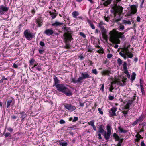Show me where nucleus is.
<instances>
[{
	"mask_svg": "<svg viewBox=\"0 0 146 146\" xmlns=\"http://www.w3.org/2000/svg\"><path fill=\"white\" fill-rule=\"evenodd\" d=\"M63 24V23L56 21L52 24V26H60Z\"/></svg>",
	"mask_w": 146,
	"mask_h": 146,
	"instance_id": "28",
	"label": "nucleus"
},
{
	"mask_svg": "<svg viewBox=\"0 0 146 146\" xmlns=\"http://www.w3.org/2000/svg\"><path fill=\"white\" fill-rule=\"evenodd\" d=\"M35 68L36 70L39 71H40L42 69V68L40 65H38V63L35 64L33 67H32V68Z\"/></svg>",
	"mask_w": 146,
	"mask_h": 146,
	"instance_id": "21",
	"label": "nucleus"
},
{
	"mask_svg": "<svg viewBox=\"0 0 146 146\" xmlns=\"http://www.w3.org/2000/svg\"><path fill=\"white\" fill-rule=\"evenodd\" d=\"M122 24H124L125 25L126 24L130 25L131 24V21L129 19L123 20H122Z\"/></svg>",
	"mask_w": 146,
	"mask_h": 146,
	"instance_id": "26",
	"label": "nucleus"
},
{
	"mask_svg": "<svg viewBox=\"0 0 146 146\" xmlns=\"http://www.w3.org/2000/svg\"><path fill=\"white\" fill-rule=\"evenodd\" d=\"M124 33V32H117L116 40H117L118 43H120V42L119 39H120L123 41L125 40V38Z\"/></svg>",
	"mask_w": 146,
	"mask_h": 146,
	"instance_id": "6",
	"label": "nucleus"
},
{
	"mask_svg": "<svg viewBox=\"0 0 146 146\" xmlns=\"http://www.w3.org/2000/svg\"><path fill=\"white\" fill-rule=\"evenodd\" d=\"M80 35L83 37L84 38H85L86 37V35L82 32H79Z\"/></svg>",
	"mask_w": 146,
	"mask_h": 146,
	"instance_id": "45",
	"label": "nucleus"
},
{
	"mask_svg": "<svg viewBox=\"0 0 146 146\" xmlns=\"http://www.w3.org/2000/svg\"><path fill=\"white\" fill-rule=\"evenodd\" d=\"M121 13H117L114 15V17L113 19V21L114 22L117 23L120 21L122 18L121 14Z\"/></svg>",
	"mask_w": 146,
	"mask_h": 146,
	"instance_id": "10",
	"label": "nucleus"
},
{
	"mask_svg": "<svg viewBox=\"0 0 146 146\" xmlns=\"http://www.w3.org/2000/svg\"><path fill=\"white\" fill-rule=\"evenodd\" d=\"M51 15L52 18L53 19L55 18L56 16V13H52Z\"/></svg>",
	"mask_w": 146,
	"mask_h": 146,
	"instance_id": "51",
	"label": "nucleus"
},
{
	"mask_svg": "<svg viewBox=\"0 0 146 146\" xmlns=\"http://www.w3.org/2000/svg\"><path fill=\"white\" fill-rule=\"evenodd\" d=\"M88 22L90 26L91 27L92 29H95V26L94 25L93 23H92L91 21L90 20H88Z\"/></svg>",
	"mask_w": 146,
	"mask_h": 146,
	"instance_id": "31",
	"label": "nucleus"
},
{
	"mask_svg": "<svg viewBox=\"0 0 146 146\" xmlns=\"http://www.w3.org/2000/svg\"><path fill=\"white\" fill-rule=\"evenodd\" d=\"M127 56L128 57L131 58L133 57V54L131 53Z\"/></svg>",
	"mask_w": 146,
	"mask_h": 146,
	"instance_id": "58",
	"label": "nucleus"
},
{
	"mask_svg": "<svg viewBox=\"0 0 146 146\" xmlns=\"http://www.w3.org/2000/svg\"><path fill=\"white\" fill-rule=\"evenodd\" d=\"M112 0H107L106 1H105L103 4L105 6H107L108 5L110 4Z\"/></svg>",
	"mask_w": 146,
	"mask_h": 146,
	"instance_id": "32",
	"label": "nucleus"
},
{
	"mask_svg": "<svg viewBox=\"0 0 146 146\" xmlns=\"http://www.w3.org/2000/svg\"><path fill=\"white\" fill-rule=\"evenodd\" d=\"M111 72L110 70H104L101 72V73L102 75L109 76L110 74H111Z\"/></svg>",
	"mask_w": 146,
	"mask_h": 146,
	"instance_id": "20",
	"label": "nucleus"
},
{
	"mask_svg": "<svg viewBox=\"0 0 146 146\" xmlns=\"http://www.w3.org/2000/svg\"><path fill=\"white\" fill-rule=\"evenodd\" d=\"M97 52L99 53L103 54L104 51L102 48H101L100 49L98 50Z\"/></svg>",
	"mask_w": 146,
	"mask_h": 146,
	"instance_id": "41",
	"label": "nucleus"
},
{
	"mask_svg": "<svg viewBox=\"0 0 146 146\" xmlns=\"http://www.w3.org/2000/svg\"><path fill=\"white\" fill-rule=\"evenodd\" d=\"M88 50V52H91L92 51L93 49H92L91 47H90L89 46H87L86 48Z\"/></svg>",
	"mask_w": 146,
	"mask_h": 146,
	"instance_id": "39",
	"label": "nucleus"
},
{
	"mask_svg": "<svg viewBox=\"0 0 146 146\" xmlns=\"http://www.w3.org/2000/svg\"><path fill=\"white\" fill-rule=\"evenodd\" d=\"M36 23L39 27H40L42 25V23L39 21H36Z\"/></svg>",
	"mask_w": 146,
	"mask_h": 146,
	"instance_id": "49",
	"label": "nucleus"
},
{
	"mask_svg": "<svg viewBox=\"0 0 146 146\" xmlns=\"http://www.w3.org/2000/svg\"><path fill=\"white\" fill-rule=\"evenodd\" d=\"M64 107L66 108L71 111H74L76 109V107L71 104H67L64 105Z\"/></svg>",
	"mask_w": 146,
	"mask_h": 146,
	"instance_id": "13",
	"label": "nucleus"
},
{
	"mask_svg": "<svg viewBox=\"0 0 146 146\" xmlns=\"http://www.w3.org/2000/svg\"><path fill=\"white\" fill-rule=\"evenodd\" d=\"M115 87H113V85H111L110 88V91L111 92H112L113 90L114 89Z\"/></svg>",
	"mask_w": 146,
	"mask_h": 146,
	"instance_id": "52",
	"label": "nucleus"
},
{
	"mask_svg": "<svg viewBox=\"0 0 146 146\" xmlns=\"http://www.w3.org/2000/svg\"><path fill=\"white\" fill-rule=\"evenodd\" d=\"M92 72L93 74H94L95 75H96L98 73V72H97V70L96 69H92Z\"/></svg>",
	"mask_w": 146,
	"mask_h": 146,
	"instance_id": "47",
	"label": "nucleus"
},
{
	"mask_svg": "<svg viewBox=\"0 0 146 146\" xmlns=\"http://www.w3.org/2000/svg\"><path fill=\"white\" fill-rule=\"evenodd\" d=\"M5 137H10L11 136V134L9 133H7L5 134Z\"/></svg>",
	"mask_w": 146,
	"mask_h": 146,
	"instance_id": "55",
	"label": "nucleus"
},
{
	"mask_svg": "<svg viewBox=\"0 0 146 146\" xmlns=\"http://www.w3.org/2000/svg\"><path fill=\"white\" fill-rule=\"evenodd\" d=\"M117 62L118 63L119 66H120L122 64V60L119 58L117 59Z\"/></svg>",
	"mask_w": 146,
	"mask_h": 146,
	"instance_id": "44",
	"label": "nucleus"
},
{
	"mask_svg": "<svg viewBox=\"0 0 146 146\" xmlns=\"http://www.w3.org/2000/svg\"><path fill=\"white\" fill-rule=\"evenodd\" d=\"M54 31L52 29H48L46 30L44 32V33L47 35H50L53 34Z\"/></svg>",
	"mask_w": 146,
	"mask_h": 146,
	"instance_id": "17",
	"label": "nucleus"
},
{
	"mask_svg": "<svg viewBox=\"0 0 146 146\" xmlns=\"http://www.w3.org/2000/svg\"><path fill=\"white\" fill-rule=\"evenodd\" d=\"M121 52H124V50H121ZM119 55L122 57H125V54L124 53H122L121 52H120L119 53Z\"/></svg>",
	"mask_w": 146,
	"mask_h": 146,
	"instance_id": "36",
	"label": "nucleus"
},
{
	"mask_svg": "<svg viewBox=\"0 0 146 146\" xmlns=\"http://www.w3.org/2000/svg\"><path fill=\"white\" fill-rule=\"evenodd\" d=\"M98 111H99L100 114L102 115L103 113V111H101V109L100 108H98Z\"/></svg>",
	"mask_w": 146,
	"mask_h": 146,
	"instance_id": "61",
	"label": "nucleus"
},
{
	"mask_svg": "<svg viewBox=\"0 0 146 146\" xmlns=\"http://www.w3.org/2000/svg\"><path fill=\"white\" fill-rule=\"evenodd\" d=\"M133 101L132 100H129L126 104L124 106V109L129 110L130 106L132 104Z\"/></svg>",
	"mask_w": 146,
	"mask_h": 146,
	"instance_id": "18",
	"label": "nucleus"
},
{
	"mask_svg": "<svg viewBox=\"0 0 146 146\" xmlns=\"http://www.w3.org/2000/svg\"><path fill=\"white\" fill-rule=\"evenodd\" d=\"M117 32L116 31L113 29L110 31V39L113 41L115 40L116 39Z\"/></svg>",
	"mask_w": 146,
	"mask_h": 146,
	"instance_id": "8",
	"label": "nucleus"
},
{
	"mask_svg": "<svg viewBox=\"0 0 146 146\" xmlns=\"http://www.w3.org/2000/svg\"><path fill=\"white\" fill-rule=\"evenodd\" d=\"M12 102V100H8L7 101V108H8L9 106L11 104Z\"/></svg>",
	"mask_w": 146,
	"mask_h": 146,
	"instance_id": "38",
	"label": "nucleus"
},
{
	"mask_svg": "<svg viewBox=\"0 0 146 146\" xmlns=\"http://www.w3.org/2000/svg\"><path fill=\"white\" fill-rule=\"evenodd\" d=\"M105 25V24L102 21H101L100 23L98 24V27L100 28V29L104 28L103 25Z\"/></svg>",
	"mask_w": 146,
	"mask_h": 146,
	"instance_id": "33",
	"label": "nucleus"
},
{
	"mask_svg": "<svg viewBox=\"0 0 146 146\" xmlns=\"http://www.w3.org/2000/svg\"><path fill=\"white\" fill-rule=\"evenodd\" d=\"M72 15L73 17L74 18H76V19H80L81 20L82 19V17H77L79 15V13L78 11H75L73 12L72 13Z\"/></svg>",
	"mask_w": 146,
	"mask_h": 146,
	"instance_id": "15",
	"label": "nucleus"
},
{
	"mask_svg": "<svg viewBox=\"0 0 146 146\" xmlns=\"http://www.w3.org/2000/svg\"><path fill=\"white\" fill-rule=\"evenodd\" d=\"M72 82L74 83H77V80H76L75 79V78H72Z\"/></svg>",
	"mask_w": 146,
	"mask_h": 146,
	"instance_id": "57",
	"label": "nucleus"
},
{
	"mask_svg": "<svg viewBox=\"0 0 146 146\" xmlns=\"http://www.w3.org/2000/svg\"><path fill=\"white\" fill-rule=\"evenodd\" d=\"M64 94H65L67 96H71L72 95V93L70 91H69L68 92L66 91V87L64 86Z\"/></svg>",
	"mask_w": 146,
	"mask_h": 146,
	"instance_id": "29",
	"label": "nucleus"
},
{
	"mask_svg": "<svg viewBox=\"0 0 146 146\" xmlns=\"http://www.w3.org/2000/svg\"><path fill=\"white\" fill-rule=\"evenodd\" d=\"M117 108L113 107L109 109V110H110L109 111L111 116L113 117L116 115L115 112L117 111Z\"/></svg>",
	"mask_w": 146,
	"mask_h": 146,
	"instance_id": "11",
	"label": "nucleus"
},
{
	"mask_svg": "<svg viewBox=\"0 0 146 146\" xmlns=\"http://www.w3.org/2000/svg\"><path fill=\"white\" fill-rule=\"evenodd\" d=\"M20 114L21 115V118H22L21 121H23L24 119L27 116L26 113L24 112H21L20 113Z\"/></svg>",
	"mask_w": 146,
	"mask_h": 146,
	"instance_id": "24",
	"label": "nucleus"
},
{
	"mask_svg": "<svg viewBox=\"0 0 146 146\" xmlns=\"http://www.w3.org/2000/svg\"><path fill=\"white\" fill-rule=\"evenodd\" d=\"M115 140L118 141V144L117 146H121L122 143L123 141V139H120V137H114Z\"/></svg>",
	"mask_w": 146,
	"mask_h": 146,
	"instance_id": "23",
	"label": "nucleus"
},
{
	"mask_svg": "<svg viewBox=\"0 0 146 146\" xmlns=\"http://www.w3.org/2000/svg\"><path fill=\"white\" fill-rule=\"evenodd\" d=\"M109 98L110 100H112L114 99V96H110L109 97Z\"/></svg>",
	"mask_w": 146,
	"mask_h": 146,
	"instance_id": "64",
	"label": "nucleus"
},
{
	"mask_svg": "<svg viewBox=\"0 0 146 146\" xmlns=\"http://www.w3.org/2000/svg\"><path fill=\"white\" fill-rule=\"evenodd\" d=\"M88 124L92 127L94 126V120H92L89 122Z\"/></svg>",
	"mask_w": 146,
	"mask_h": 146,
	"instance_id": "37",
	"label": "nucleus"
},
{
	"mask_svg": "<svg viewBox=\"0 0 146 146\" xmlns=\"http://www.w3.org/2000/svg\"><path fill=\"white\" fill-rule=\"evenodd\" d=\"M115 1H114V5L115 8L111 10V12L114 14V15L117 13H122L123 11V8L121 6L117 5V2H115Z\"/></svg>",
	"mask_w": 146,
	"mask_h": 146,
	"instance_id": "3",
	"label": "nucleus"
},
{
	"mask_svg": "<svg viewBox=\"0 0 146 146\" xmlns=\"http://www.w3.org/2000/svg\"><path fill=\"white\" fill-rule=\"evenodd\" d=\"M9 9V7L7 5H0V15H3L5 12H7Z\"/></svg>",
	"mask_w": 146,
	"mask_h": 146,
	"instance_id": "7",
	"label": "nucleus"
},
{
	"mask_svg": "<svg viewBox=\"0 0 146 146\" xmlns=\"http://www.w3.org/2000/svg\"><path fill=\"white\" fill-rule=\"evenodd\" d=\"M53 79L54 81V84L53 86H55L56 85L58 84L59 83V80L58 79V78L55 76H54Z\"/></svg>",
	"mask_w": 146,
	"mask_h": 146,
	"instance_id": "22",
	"label": "nucleus"
},
{
	"mask_svg": "<svg viewBox=\"0 0 146 146\" xmlns=\"http://www.w3.org/2000/svg\"><path fill=\"white\" fill-rule=\"evenodd\" d=\"M122 113L124 114V116L126 117V115L128 114V111H122Z\"/></svg>",
	"mask_w": 146,
	"mask_h": 146,
	"instance_id": "50",
	"label": "nucleus"
},
{
	"mask_svg": "<svg viewBox=\"0 0 146 146\" xmlns=\"http://www.w3.org/2000/svg\"><path fill=\"white\" fill-rule=\"evenodd\" d=\"M138 123H139V122L136 119L135 121L133 122L132 124V125L133 126H135Z\"/></svg>",
	"mask_w": 146,
	"mask_h": 146,
	"instance_id": "48",
	"label": "nucleus"
},
{
	"mask_svg": "<svg viewBox=\"0 0 146 146\" xmlns=\"http://www.w3.org/2000/svg\"><path fill=\"white\" fill-rule=\"evenodd\" d=\"M64 21H65V23H64V42L66 43V45L64 46V48L68 49L70 47V44L67 43V40H68L71 41L72 38L71 34L72 33L70 28L66 26V24H69L70 23V21L69 18L64 17Z\"/></svg>",
	"mask_w": 146,
	"mask_h": 146,
	"instance_id": "1",
	"label": "nucleus"
},
{
	"mask_svg": "<svg viewBox=\"0 0 146 146\" xmlns=\"http://www.w3.org/2000/svg\"><path fill=\"white\" fill-rule=\"evenodd\" d=\"M40 44L41 46H45V43H44V42H42V41H41L40 43Z\"/></svg>",
	"mask_w": 146,
	"mask_h": 146,
	"instance_id": "59",
	"label": "nucleus"
},
{
	"mask_svg": "<svg viewBox=\"0 0 146 146\" xmlns=\"http://www.w3.org/2000/svg\"><path fill=\"white\" fill-rule=\"evenodd\" d=\"M129 6L131 7V9L127 12V14L128 16H130L136 13L137 11V8L138 5H129Z\"/></svg>",
	"mask_w": 146,
	"mask_h": 146,
	"instance_id": "5",
	"label": "nucleus"
},
{
	"mask_svg": "<svg viewBox=\"0 0 146 146\" xmlns=\"http://www.w3.org/2000/svg\"><path fill=\"white\" fill-rule=\"evenodd\" d=\"M100 29L101 33L102 34V35L103 38L105 40H106L108 38L106 29L104 27Z\"/></svg>",
	"mask_w": 146,
	"mask_h": 146,
	"instance_id": "12",
	"label": "nucleus"
},
{
	"mask_svg": "<svg viewBox=\"0 0 146 146\" xmlns=\"http://www.w3.org/2000/svg\"><path fill=\"white\" fill-rule=\"evenodd\" d=\"M118 131L119 132L121 133H125L127 132V131L124 130L120 127H118Z\"/></svg>",
	"mask_w": 146,
	"mask_h": 146,
	"instance_id": "27",
	"label": "nucleus"
},
{
	"mask_svg": "<svg viewBox=\"0 0 146 146\" xmlns=\"http://www.w3.org/2000/svg\"><path fill=\"white\" fill-rule=\"evenodd\" d=\"M7 130L10 132H12L13 131V129L11 127H9L7 129Z\"/></svg>",
	"mask_w": 146,
	"mask_h": 146,
	"instance_id": "60",
	"label": "nucleus"
},
{
	"mask_svg": "<svg viewBox=\"0 0 146 146\" xmlns=\"http://www.w3.org/2000/svg\"><path fill=\"white\" fill-rule=\"evenodd\" d=\"M141 88V91L142 93V94H145V92L144 91V88L143 87V85L142 84H141L140 85Z\"/></svg>",
	"mask_w": 146,
	"mask_h": 146,
	"instance_id": "46",
	"label": "nucleus"
},
{
	"mask_svg": "<svg viewBox=\"0 0 146 146\" xmlns=\"http://www.w3.org/2000/svg\"><path fill=\"white\" fill-rule=\"evenodd\" d=\"M127 64L126 62H124L123 64V69L124 70H126L127 69Z\"/></svg>",
	"mask_w": 146,
	"mask_h": 146,
	"instance_id": "42",
	"label": "nucleus"
},
{
	"mask_svg": "<svg viewBox=\"0 0 146 146\" xmlns=\"http://www.w3.org/2000/svg\"><path fill=\"white\" fill-rule=\"evenodd\" d=\"M136 74L135 72H133L132 74L131 78V80L132 81H133L135 79Z\"/></svg>",
	"mask_w": 146,
	"mask_h": 146,
	"instance_id": "34",
	"label": "nucleus"
},
{
	"mask_svg": "<svg viewBox=\"0 0 146 146\" xmlns=\"http://www.w3.org/2000/svg\"><path fill=\"white\" fill-rule=\"evenodd\" d=\"M81 76L84 79H85L87 78H91V76H90L88 73L87 72L84 73H80Z\"/></svg>",
	"mask_w": 146,
	"mask_h": 146,
	"instance_id": "16",
	"label": "nucleus"
},
{
	"mask_svg": "<svg viewBox=\"0 0 146 146\" xmlns=\"http://www.w3.org/2000/svg\"><path fill=\"white\" fill-rule=\"evenodd\" d=\"M55 86L59 91L63 93H64V85L63 84H59Z\"/></svg>",
	"mask_w": 146,
	"mask_h": 146,
	"instance_id": "14",
	"label": "nucleus"
},
{
	"mask_svg": "<svg viewBox=\"0 0 146 146\" xmlns=\"http://www.w3.org/2000/svg\"><path fill=\"white\" fill-rule=\"evenodd\" d=\"M83 79H84L83 78L82 76L79 77L78 79L77 80V83L82 82L81 80Z\"/></svg>",
	"mask_w": 146,
	"mask_h": 146,
	"instance_id": "43",
	"label": "nucleus"
},
{
	"mask_svg": "<svg viewBox=\"0 0 146 146\" xmlns=\"http://www.w3.org/2000/svg\"><path fill=\"white\" fill-rule=\"evenodd\" d=\"M118 24L119 25L118 28V29L119 30L121 31L125 29L124 26L123 25V24H122V23H119Z\"/></svg>",
	"mask_w": 146,
	"mask_h": 146,
	"instance_id": "25",
	"label": "nucleus"
},
{
	"mask_svg": "<svg viewBox=\"0 0 146 146\" xmlns=\"http://www.w3.org/2000/svg\"><path fill=\"white\" fill-rule=\"evenodd\" d=\"M24 35L26 39L28 40H31L34 37V35L28 29H26L24 32Z\"/></svg>",
	"mask_w": 146,
	"mask_h": 146,
	"instance_id": "4",
	"label": "nucleus"
},
{
	"mask_svg": "<svg viewBox=\"0 0 146 146\" xmlns=\"http://www.w3.org/2000/svg\"><path fill=\"white\" fill-rule=\"evenodd\" d=\"M137 119L139 122H142L144 119V115L141 114Z\"/></svg>",
	"mask_w": 146,
	"mask_h": 146,
	"instance_id": "30",
	"label": "nucleus"
},
{
	"mask_svg": "<svg viewBox=\"0 0 146 146\" xmlns=\"http://www.w3.org/2000/svg\"><path fill=\"white\" fill-rule=\"evenodd\" d=\"M106 128V130L105 131L103 129L102 125H100L99 126L97 131L99 137H101V135L104 137H110L112 133V128L109 124L107 125Z\"/></svg>",
	"mask_w": 146,
	"mask_h": 146,
	"instance_id": "2",
	"label": "nucleus"
},
{
	"mask_svg": "<svg viewBox=\"0 0 146 146\" xmlns=\"http://www.w3.org/2000/svg\"><path fill=\"white\" fill-rule=\"evenodd\" d=\"M104 84H103L102 85V86L101 88L100 89V90H101L102 92H103L104 91Z\"/></svg>",
	"mask_w": 146,
	"mask_h": 146,
	"instance_id": "56",
	"label": "nucleus"
},
{
	"mask_svg": "<svg viewBox=\"0 0 146 146\" xmlns=\"http://www.w3.org/2000/svg\"><path fill=\"white\" fill-rule=\"evenodd\" d=\"M113 56L111 54L109 53L107 55V58H110Z\"/></svg>",
	"mask_w": 146,
	"mask_h": 146,
	"instance_id": "53",
	"label": "nucleus"
},
{
	"mask_svg": "<svg viewBox=\"0 0 146 146\" xmlns=\"http://www.w3.org/2000/svg\"><path fill=\"white\" fill-rule=\"evenodd\" d=\"M8 78H5L4 76H3L2 77V79L0 80V83H2L4 80H7Z\"/></svg>",
	"mask_w": 146,
	"mask_h": 146,
	"instance_id": "35",
	"label": "nucleus"
},
{
	"mask_svg": "<svg viewBox=\"0 0 146 146\" xmlns=\"http://www.w3.org/2000/svg\"><path fill=\"white\" fill-rule=\"evenodd\" d=\"M35 62V60L34 59H32L30 60L29 61V63L30 64H31Z\"/></svg>",
	"mask_w": 146,
	"mask_h": 146,
	"instance_id": "62",
	"label": "nucleus"
},
{
	"mask_svg": "<svg viewBox=\"0 0 146 146\" xmlns=\"http://www.w3.org/2000/svg\"><path fill=\"white\" fill-rule=\"evenodd\" d=\"M125 82L126 81H124L123 80H122L121 81L117 80L115 81V83L121 86H124L125 84Z\"/></svg>",
	"mask_w": 146,
	"mask_h": 146,
	"instance_id": "19",
	"label": "nucleus"
},
{
	"mask_svg": "<svg viewBox=\"0 0 146 146\" xmlns=\"http://www.w3.org/2000/svg\"><path fill=\"white\" fill-rule=\"evenodd\" d=\"M78 117H74V119L72 120V121L73 122H76V121H78Z\"/></svg>",
	"mask_w": 146,
	"mask_h": 146,
	"instance_id": "54",
	"label": "nucleus"
},
{
	"mask_svg": "<svg viewBox=\"0 0 146 146\" xmlns=\"http://www.w3.org/2000/svg\"><path fill=\"white\" fill-rule=\"evenodd\" d=\"M58 134H62L64 132V129L62 128L59 129L58 131Z\"/></svg>",
	"mask_w": 146,
	"mask_h": 146,
	"instance_id": "40",
	"label": "nucleus"
},
{
	"mask_svg": "<svg viewBox=\"0 0 146 146\" xmlns=\"http://www.w3.org/2000/svg\"><path fill=\"white\" fill-rule=\"evenodd\" d=\"M13 66L14 68H17L18 67V65L17 64L14 63L13 64Z\"/></svg>",
	"mask_w": 146,
	"mask_h": 146,
	"instance_id": "63",
	"label": "nucleus"
},
{
	"mask_svg": "<svg viewBox=\"0 0 146 146\" xmlns=\"http://www.w3.org/2000/svg\"><path fill=\"white\" fill-rule=\"evenodd\" d=\"M139 133L143 132L145 129H146V122L143 121L142 123H140L139 126Z\"/></svg>",
	"mask_w": 146,
	"mask_h": 146,
	"instance_id": "9",
	"label": "nucleus"
}]
</instances>
